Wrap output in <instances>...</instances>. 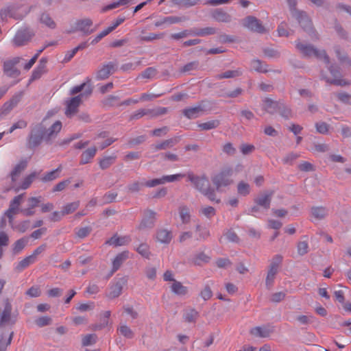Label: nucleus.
Wrapping results in <instances>:
<instances>
[{"label": "nucleus", "instance_id": "obj_1", "mask_svg": "<svg viewBox=\"0 0 351 351\" xmlns=\"http://www.w3.org/2000/svg\"><path fill=\"white\" fill-rule=\"evenodd\" d=\"M187 181L191 182L193 186L204 195H212L215 189L210 186L208 178L206 175L201 176L195 175L191 171L186 172Z\"/></svg>", "mask_w": 351, "mask_h": 351}, {"label": "nucleus", "instance_id": "obj_2", "mask_svg": "<svg viewBox=\"0 0 351 351\" xmlns=\"http://www.w3.org/2000/svg\"><path fill=\"white\" fill-rule=\"evenodd\" d=\"M287 1L289 5L291 11L292 12L293 16L296 18L302 28L307 32L313 39H318L317 36L315 34L311 21L308 19L306 14L304 12L295 10L297 4L296 0H287Z\"/></svg>", "mask_w": 351, "mask_h": 351}, {"label": "nucleus", "instance_id": "obj_3", "mask_svg": "<svg viewBox=\"0 0 351 351\" xmlns=\"http://www.w3.org/2000/svg\"><path fill=\"white\" fill-rule=\"evenodd\" d=\"M295 47L304 57H315L323 60L326 64H329L330 58L324 50H319L313 45L302 43L300 41L295 42Z\"/></svg>", "mask_w": 351, "mask_h": 351}, {"label": "nucleus", "instance_id": "obj_4", "mask_svg": "<svg viewBox=\"0 0 351 351\" xmlns=\"http://www.w3.org/2000/svg\"><path fill=\"white\" fill-rule=\"evenodd\" d=\"M45 126L43 122L34 125L27 137V145L28 148L34 149L39 146L44 141L46 142Z\"/></svg>", "mask_w": 351, "mask_h": 351}, {"label": "nucleus", "instance_id": "obj_5", "mask_svg": "<svg viewBox=\"0 0 351 351\" xmlns=\"http://www.w3.org/2000/svg\"><path fill=\"white\" fill-rule=\"evenodd\" d=\"M30 6L28 10H23L22 5L19 4H13L2 8L0 10V17L2 21H5L8 17L13 18L16 20L22 19L32 10Z\"/></svg>", "mask_w": 351, "mask_h": 351}, {"label": "nucleus", "instance_id": "obj_6", "mask_svg": "<svg viewBox=\"0 0 351 351\" xmlns=\"http://www.w3.org/2000/svg\"><path fill=\"white\" fill-rule=\"evenodd\" d=\"M232 173L231 168H226L213 177L212 182L217 191H221L223 187H227L233 183Z\"/></svg>", "mask_w": 351, "mask_h": 351}, {"label": "nucleus", "instance_id": "obj_7", "mask_svg": "<svg viewBox=\"0 0 351 351\" xmlns=\"http://www.w3.org/2000/svg\"><path fill=\"white\" fill-rule=\"evenodd\" d=\"M93 92V88L88 86V88L86 89L82 93L78 95L77 96L71 97L69 100L66 101V108L65 110V114L67 117L71 118L73 117L78 111V108L82 102V99L84 97H88L91 95Z\"/></svg>", "mask_w": 351, "mask_h": 351}, {"label": "nucleus", "instance_id": "obj_8", "mask_svg": "<svg viewBox=\"0 0 351 351\" xmlns=\"http://www.w3.org/2000/svg\"><path fill=\"white\" fill-rule=\"evenodd\" d=\"M35 36L34 30L30 27H22L16 33L12 42L15 47L26 45Z\"/></svg>", "mask_w": 351, "mask_h": 351}, {"label": "nucleus", "instance_id": "obj_9", "mask_svg": "<svg viewBox=\"0 0 351 351\" xmlns=\"http://www.w3.org/2000/svg\"><path fill=\"white\" fill-rule=\"evenodd\" d=\"M241 24L243 27L253 32L258 34L267 32V29L264 27L262 22L253 16H247L242 19Z\"/></svg>", "mask_w": 351, "mask_h": 351}, {"label": "nucleus", "instance_id": "obj_10", "mask_svg": "<svg viewBox=\"0 0 351 351\" xmlns=\"http://www.w3.org/2000/svg\"><path fill=\"white\" fill-rule=\"evenodd\" d=\"M75 28L70 30L69 33H73L75 32H81L84 35L88 36L95 32L97 27L92 28L93 21L89 18L79 19L76 21L75 23Z\"/></svg>", "mask_w": 351, "mask_h": 351}, {"label": "nucleus", "instance_id": "obj_11", "mask_svg": "<svg viewBox=\"0 0 351 351\" xmlns=\"http://www.w3.org/2000/svg\"><path fill=\"white\" fill-rule=\"evenodd\" d=\"M21 60L22 58L21 57H14L11 60L5 61L3 65L4 73L10 77H18L21 74V72L16 67V65L18 64Z\"/></svg>", "mask_w": 351, "mask_h": 351}, {"label": "nucleus", "instance_id": "obj_12", "mask_svg": "<svg viewBox=\"0 0 351 351\" xmlns=\"http://www.w3.org/2000/svg\"><path fill=\"white\" fill-rule=\"evenodd\" d=\"M156 213L152 210H146L143 213V217L137 227L138 230H147L152 229L155 226Z\"/></svg>", "mask_w": 351, "mask_h": 351}, {"label": "nucleus", "instance_id": "obj_13", "mask_svg": "<svg viewBox=\"0 0 351 351\" xmlns=\"http://www.w3.org/2000/svg\"><path fill=\"white\" fill-rule=\"evenodd\" d=\"M4 308L0 316V327L3 325L8 323L14 324L16 322V319L12 318V306L8 298L3 300Z\"/></svg>", "mask_w": 351, "mask_h": 351}, {"label": "nucleus", "instance_id": "obj_14", "mask_svg": "<svg viewBox=\"0 0 351 351\" xmlns=\"http://www.w3.org/2000/svg\"><path fill=\"white\" fill-rule=\"evenodd\" d=\"M117 64L114 62H110L104 64L97 72L96 79L103 80L107 79L116 70Z\"/></svg>", "mask_w": 351, "mask_h": 351}, {"label": "nucleus", "instance_id": "obj_15", "mask_svg": "<svg viewBox=\"0 0 351 351\" xmlns=\"http://www.w3.org/2000/svg\"><path fill=\"white\" fill-rule=\"evenodd\" d=\"M328 70L331 75H332V77H334V79L331 80L330 78L323 77V78L326 81V82L331 84H335L337 86H345L348 84L344 80L339 78L341 77V73L339 68L337 66L330 65L328 67Z\"/></svg>", "mask_w": 351, "mask_h": 351}, {"label": "nucleus", "instance_id": "obj_16", "mask_svg": "<svg viewBox=\"0 0 351 351\" xmlns=\"http://www.w3.org/2000/svg\"><path fill=\"white\" fill-rule=\"evenodd\" d=\"M188 20L186 16H169L163 17L154 23L156 27H161L165 25H170L172 24L179 23Z\"/></svg>", "mask_w": 351, "mask_h": 351}, {"label": "nucleus", "instance_id": "obj_17", "mask_svg": "<svg viewBox=\"0 0 351 351\" xmlns=\"http://www.w3.org/2000/svg\"><path fill=\"white\" fill-rule=\"evenodd\" d=\"M62 125L60 121H56L48 129L45 128L46 143H51V141L56 138L62 129Z\"/></svg>", "mask_w": 351, "mask_h": 351}, {"label": "nucleus", "instance_id": "obj_18", "mask_svg": "<svg viewBox=\"0 0 351 351\" xmlns=\"http://www.w3.org/2000/svg\"><path fill=\"white\" fill-rule=\"evenodd\" d=\"M126 282L127 279L125 277L120 278L116 283L110 287V292L108 293V297L110 299H114L119 297L121 294L123 287Z\"/></svg>", "mask_w": 351, "mask_h": 351}, {"label": "nucleus", "instance_id": "obj_19", "mask_svg": "<svg viewBox=\"0 0 351 351\" xmlns=\"http://www.w3.org/2000/svg\"><path fill=\"white\" fill-rule=\"evenodd\" d=\"M210 16L215 21L219 23H228L232 21L231 15L221 8H217L213 10L210 12Z\"/></svg>", "mask_w": 351, "mask_h": 351}, {"label": "nucleus", "instance_id": "obj_20", "mask_svg": "<svg viewBox=\"0 0 351 351\" xmlns=\"http://www.w3.org/2000/svg\"><path fill=\"white\" fill-rule=\"evenodd\" d=\"M38 21L43 25L53 29L56 27V23L50 14L46 11L42 12L38 16Z\"/></svg>", "mask_w": 351, "mask_h": 351}, {"label": "nucleus", "instance_id": "obj_21", "mask_svg": "<svg viewBox=\"0 0 351 351\" xmlns=\"http://www.w3.org/2000/svg\"><path fill=\"white\" fill-rule=\"evenodd\" d=\"M173 238L171 230L165 228H160L156 230V239L158 242L164 244H169Z\"/></svg>", "mask_w": 351, "mask_h": 351}, {"label": "nucleus", "instance_id": "obj_22", "mask_svg": "<svg viewBox=\"0 0 351 351\" xmlns=\"http://www.w3.org/2000/svg\"><path fill=\"white\" fill-rule=\"evenodd\" d=\"M204 111V107L199 105L195 107L185 108L183 110L182 113L188 119H193L201 116Z\"/></svg>", "mask_w": 351, "mask_h": 351}, {"label": "nucleus", "instance_id": "obj_23", "mask_svg": "<svg viewBox=\"0 0 351 351\" xmlns=\"http://www.w3.org/2000/svg\"><path fill=\"white\" fill-rule=\"evenodd\" d=\"M281 100L274 101L269 98H266L264 99L263 103V108L264 110L271 114H274L278 112V109L280 106Z\"/></svg>", "mask_w": 351, "mask_h": 351}, {"label": "nucleus", "instance_id": "obj_24", "mask_svg": "<svg viewBox=\"0 0 351 351\" xmlns=\"http://www.w3.org/2000/svg\"><path fill=\"white\" fill-rule=\"evenodd\" d=\"M128 254L129 253L128 251H124L117 254L112 261V269L109 275L110 276L120 268L123 263L128 258Z\"/></svg>", "mask_w": 351, "mask_h": 351}, {"label": "nucleus", "instance_id": "obj_25", "mask_svg": "<svg viewBox=\"0 0 351 351\" xmlns=\"http://www.w3.org/2000/svg\"><path fill=\"white\" fill-rule=\"evenodd\" d=\"M27 160L23 159L15 165L10 173L11 179L14 182L21 173L26 169L27 166Z\"/></svg>", "mask_w": 351, "mask_h": 351}, {"label": "nucleus", "instance_id": "obj_26", "mask_svg": "<svg viewBox=\"0 0 351 351\" xmlns=\"http://www.w3.org/2000/svg\"><path fill=\"white\" fill-rule=\"evenodd\" d=\"M130 241L131 239L129 236L118 237L117 234H114L106 243L110 245L121 246L128 244Z\"/></svg>", "mask_w": 351, "mask_h": 351}, {"label": "nucleus", "instance_id": "obj_27", "mask_svg": "<svg viewBox=\"0 0 351 351\" xmlns=\"http://www.w3.org/2000/svg\"><path fill=\"white\" fill-rule=\"evenodd\" d=\"M97 153V148L91 147L82 152L80 156V165H85L89 163L91 160L95 157Z\"/></svg>", "mask_w": 351, "mask_h": 351}, {"label": "nucleus", "instance_id": "obj_28", "mask_svg": "<svg viewBox=\"0 0 351 351\" xmlns=\"http://www.w3.org/2000/svg\"><path fill=\"white\" fill-rule=\"evenodd\" d=\"M328 213V210L325 206H313L311 209V215L317 220L324 219Z\"/></svg>", "mask_w": 351, "mask_h": 351}, {"label": "nucleus", "instance_id": "obj_29", "mask_svg": "<svg viewBox=\"0 0 351 351\" xmlns=\"http://www.w3.org/2000/svg\"><path fill=\"white\" fill-rule=\"evenodd\" d=\"M176 143V140L170 138L165 140L160 143L153 144L150 148L153 152H157L158 150H165L168 148L172 147Z\"/></svg>", "mask_w": 351, "mask_h": 351}, {"label": "nucleus", "instance_id": "obj_30", "mask_svg": "<svg viewBox=\"0 0 351 351\" xmlns=\"http://www.w3.org/2000/svg\"><path fill=\"white\" fill-rule=\"evenodd\" d=\"M250 332L251 335L255 337L265 338L270 335V334L272 332V330L265 326H256L252 328Z\"/></svg>", "mask_w": 351, "mask_h": 351}, {"label": "nucleus", "instance_id": "obj_31", "mask_svg": "<svg viewBox=\"0 0 351 351\" xmlns=\"http://www.w3.org/2000/svg\"><path fill=\"white\" fill-rule=\"evenodd\" d=\"M195 232L197 234V241H206L210 236V230L200 224L195 226Z\"/></svg>", "mask_w": 351, "mask_h": 351}, {"label": "nucleus", "instance_id": "obj_32", "mask_svg": "<svg viewBox=\"0 0 351 351\" xmlns=\"http://www.w3.org/2000/svg\"><path fill=\"white\" fill-rule=\"evenodd\" d=\"M242 75V71L240 69L236 70H228L223 73L215 75L216 80L234 78Z\"/></svg>", "mask_w": 351, "mask_h": 351}, {"label": "nucleus", "instance_id": "obj_33", "mask_svg": "<svg viewBox=\"0 0 351 351\" xmlns=\"http://www.w3.org/2000/svg\"><path fill=\"white\" fill-rule=\"evenodd\" d=\"M277 113H279V114L285 119H289L293 117V112L291 108L282 100Z\"/></svg>", "mask_w": 351, "mask_h": 351}, {"label": "nucleus", "instance_id": "obj_34", "mask_svg": "<svg viewBox=\"0 0 351 351\" xmlns=\"http://www.w3.org/2000/svg\"><path fill=\"white\" fill-rule=\"evenodd\" d=\"M171 289L172 292L178 295H185L188 293L187 287L177 280H174V282L172 283Z\"/></svg>", "mask_w": 351, "mask_h": 351}, {"label": "nucleus", "instance_id": "obj_35", "mask_svg": "<svg viewBox=\"0 0 351 351\" xmlns=\"http://www.w3.org/2000/svg\"><path fill=\"white\" fill-rule=\"evenodd\" d=\"M252 69L258 73H267L268 71V66L260 60H253L250 64Z\"/></svg>", "mask_w": 351, "mask_h": 351}, {"label": "nucleus", "instance_id": "obj_36", "mask_svg": "<svg viewBox=\"0 0 351 351\" xmlns=\"http://www.w3.org/2000/svg\"><path fill=\"white\" fill-rule=\"evenodd\" d=\"M282 259L283 257L281 255H275L271 261L268 271L277 274L278 272V268L282 262Z\"/></svg>", "mask_w": 351, "mask_h": 351}, {"label": "nucleus", "instance_id": "obj_37", "mask_svg": "<svg viewBox=\"0 0 351 351\" xmlns=\"http://www.w3.org/2000/svg\"><path fill=\"white\" fill-rule=\"evenodd\" d=\"M199 317V313L194 308L186 311L183 318L184 322L188 323H195Z\"/></svg>", "mask_w": 351, "mask_h": 351}, {"label": "nucleus", "instance_id": "obj_38", "mask_svg": "<svg viewBox=\"0 0 351 351\" xmlns=\"http://www.w3.org/2000/svg\"><path fill=\"white\" fill-rule=\"evenodd\" d=\"M179 214L182 222L184 224H187L191 221V212L190 209L186 206H181L179 207Z\"/></svg>", "mask_w": 351, "mask_h": 351}, {"label": "nucleus", "instance_id": "obj_39", "mask_svg": "<svg viewBox=\"0 0 351 351\" xmlns=\"http://www.w3.org/2000/svg\"><path fill=\"white\" fill-rule=\"evenodd\" d=\"M14 337V332L12 331L7 339H5L3 333L0 334V351H7V348L12 343Z\"/></svg>", "mask_w": 351, "mask_h": 351}, {"label": "nucleus", "instance_id": "obj_40", "mask_svg": "<svg viewBox=\"0 0 351 351\" xmlns=\"http://www.w3.org/2000/svg\"><path fill=\"white\" fill-rule=\"evenodd\" d=\"M117 156L115 155L104 156L99 162L100 168L101 169H106L109 168L112 164L115 162Z\"/></svg>", "mask_w": 351, "mask_h": 351}, {"label": "nucleus", "instance_id": "obj_41", "mask_svg": "<svg viewBox=\"0 0 351 351\" xmlns=\"http://www.w3.org/2000/svg\"><path fill=\"white\" fill-rule=\"evenodd\" d=\"M28 243V238L27 237H23L19 240H17L14 243L13 246V253L14 254H16L21 252L24 247L26 246V245Z\"/></svg>", "mask_w": 351, "mask_h": 351}, {"label": "nucleus", "instance_id": "obj_42", "mask_svg": "<svg viewBox=\"0 0 351 351\" xmlns=\"http://www.w3.org/2000/svg\"><path fill=\"white\" fill-rule=\"evenodd\" d=\"M210 258L204 252H200L195 255L193 263L195 265H202L203 263L209 262Z\"/></svg>", "mask_w": 351, "mask_h": 351}, {"label": "nucleus", "instance_id": "obj_43", "mask_svg": "<svg viewBox=\"0 0 351 351\" xmlns=\"http://www.w3.org/2000/svg\"><path fill=\"white\" fill-rule=\"evenodd\" d=\"M24 199H13L10 202L9 208L6 210L7 213L16 215L19 211V206L23 202Z\"/></svg>", "mask_w": 351, "mask_h": 351}, {"label": "nucleus", "instance_id": "obj_44", "mask_svg": "<svg viewBox=\"0 0 351 351\" xmlns=\"http://www.w3.org/2000/svg\"><path fill=\"white\" fill-rule=\"evenodd\" d=\"M152 112L153 110L150 109H139L130 115V120H137L145 115L151 116V114H152Z\"/></svg>", "mask_w": 351, "mask_h": 351}, {"label": "nucleus", "instance_id": "obj_45", "mask_svg": "<svg viewBox=\"0 0 351 351\" xmlns=\"http://www.w3.org/2000/svg\"><path fill=\"white\" fill-rule=\"evenodd\" d=\"M39 199H29V208L25 209H21V212L23 213L26 216H31L34 214V212L32 210V209L35 207H36L39 204Z\"/></svg>", "mask_w": 351, "mask_h": 351}, {"label": "nucleus", "instance_id": "obj_46", "mask_svg": "<svg viewBox=\"0 0 351 351\" xmlns=\"http://www.w3.org/2000/svg\"><path fill=\"white\" fill-rule=\"evenodd\" d=\"M220 124L219 120L214 119L211 121H208L205 123H202L198 125V127L202 130H209L212 129L217 128Z\"/></svg>", "mask_w": 351, "mask_h": 351}, {"label": "nucleus", "instance_id": "obj_47", "mask_svg": "<svg viewBox=\"0 0 351 351\" xmlns=\"http://www.w3.org/2000/svg\"><path fill=\"white\" fill-rule=\"evenodd\" d=\"M35 261H36L31 255L28 256L19 263L18 265L16 266V269L19 271H22L27 267L29 265L34 263Z\"/></svg>", "mask_w": 351, "mask_h": 351}, {"label": "nucleus", "instance_id": "obj_48", "mask_svg": "<svg viewBox=\"0 0 351 351\" xmlns=\"http://www.w3.org/2000/svg\"><path fill=\"white\" fill-rule=\"evenodd\" d=\"M61 168L58 167L53 171L47 172L42 178L43 182H49L54 180L59 176V172L60 171Z\"/></svg>", "mask_w": 351, "mask_h": 351}, {"label": "nucleus", "instance_id": "obj_49", "mask_svg": "<svg viewBox=\"0 0 351 351\" xmlns=\"http://www.w3.org/2000/svg\"><path fill=\"white\" fill-rule=\"evenodd\" d=\"M186 177V173H177L174 175L164 176L162 177L163 184L165 182H173Z\"/></svg>", "mask_w": 351, "mask_h": 351}, {"label": "nucleus", "instance_id": "obj_50", "mask_svg": "<svg viewBox=\"0 0 351 351\" xmlns=\"http://www.w3.org/2000/svg\"><path fill=\"white\" fill-rule=\"evenodd\" d=\"M237 191L240 195L246 196L250 193V186L247 183L241 181L238 184Z\"/></svg>", "mask_w": 351, "mask_h": 351}, {"label": "nucleus", "instance_id": "obj_51", "mask_svg": "<svg viewBox=\"0 0 351 351\" xmlns=\"http://www.w3.org/2000/svg\"><path fill=\"white\" fill-rule=\"evenodd\" d=\"M145 186L143 184V179L140 181H135L128 185V190L130 192L134 193L141 191Z\"/></svg>", "mask_w": 351, "mask_h": 351}, {"label": "nucleus", "instance_id": "obj_52", "mask_svg": "<svg viewBox=\"0 0 351 351\" xmlns=\"http://www.w3.org/2000/svg\"><path fill=\"white\" fill-rule=\"evenodd\" d=\"M121 335L128 339H132L134 337V332L126 325H122L118 328Z\"/></svg>", "mask_w": 351, "mask_h": 351}, {"label": "nucleus", "instance_id": "obj_53", "mask_svg": "<svg viewBox=\"0 0 351 351\" xmlns=\"http://www.w3.org/2000/svg\"><path fill=\"white\" fill-rule=\"evenodd\" d=\"M36 177V173L34 172L26 176L20 186V188L22 189H26L29 187L31 184L33 182L34 180Z\"/></svg>", "mask_w": 351, "mask_h": 351}, {"label": "nucleus", "instance_id": "obj_54", "mask_svg": "<svg viewBox=\"0 0 351 351\" xmlns=\"http://www.w3.org/2000/svg\"><path fill=\"white\" fill-rule=\"evenodd\" d=\"M199 0H173V3L180 7L189 8L195 5Z\"/></svg>", "mask_w": 351, "mask_h": 351}, {"label": "nucleus", "instance_id": "obj_55", "mask_svg": "<svg viewBox=\"0 0 351 351\" xmlns=\"http://www.w3.org/2000/svg\"><path fill=\"white\" fill-rule=\"evenodd\" d=\"M97 337L95 334H89L85 335L82 340V344L83 346H87L93 345L96 343Z\"/></svg>", "mask_w": 351, "mask_h": 351}, {"label": "nucleus", "instance_id": "obj_56", "mask_svg": "<svg viewBox=\"0 0 351 351\" xmlns=\"http://www.w3.org/2000/svg\"><path fill=\"white\" fill-rule=\"evenodd\" d=\"M156 74L157 71L154 67H148L140 74V77L145 79H152L154 78Z\"/></svg>", "mask_w": 351, "mask_h": 351}, {"label": "nucleus", "instance_id": "obj_57", "mask_svg": "<svg viewBox=\"0 0 351 351\" xmlns=\"http://www.w3.org/2000/svg\"><path fill=\"white\" fill-rule=\"evenodd\" d=\"M136 251L142 256H143L146 258H149V256H150L149 247L147 243H141V245H139V246L136 248Z\"/></svg>", "mask_w": 351, "mask_h": 351}, {"label": "nucleus", "instance_id": "obj_58", "mask_svg": "<svg viewBox=\"0 0 351 351\" xmlns=\"http://www.w3.org/2000/svg\"><path fill=\"white\" fill-rule=\"evenodd\" d=\"M199 296L205 301L211 298L213 291L208 285H205L204 288L200 291Z\"/></svg>", "mask_w": 351, "mask_h": 351}, {"label": "nucleus", "instance_id": "obj_59", "mask_svg": "<svg viewBox=\"0 0 351 351\" xmlns=\"http://www.w3.org/2000/svg\"><path fill=\"white\" fill-rule=\"evenodd\" d=\"M52 319L50 317L48 316H43L40 317L35 320L36 324L38 327H44L46 326H49L51 324Z\"/></svg>", "mask_w": 351, "mask_h": 351}, {"label": "nucleus", "instance_id": "obj_60", "mask_svg": "<svg viewBox=\"0 0 351 351\" xmlns=\"http://www.w3.org/2000/svg\"><path fill=\"white\" fill-rule=\"evenodd\" d=\"M300 157V154L295 152H290L287 154L282 159L284 164L291 165L293 162Z\"/></svg>", "mask_w": 351, "mask_h": 351}, {"label": "nucleus", "instance_id": "obj_61", "mask_svg": "<svg viewBox=\"0 0 351 351\" xmlns=\"http://www.w3.org/2000/svg\"><path fill=\"white\" fill-rule=\"evenodd\" d=\"M79 206L78 202H74L66 205L62 210L63 215H69L74 212Z\"/></svg>", "mask_w": 351, "mask_h": 351}, {"label": "nucleus", "instance_id": "obj_62", "mask_svg": "<svg viewBox=\"0 0 351 351\" xmlns=\"http://www.w3.org/2000/svg\"><path fill=\"white\" fill-rule=\"evenodd\" d=\"M298 253L300 256H304L308 252V244L306 241H300L298 243Z\"/></svg>", "mask_w": 351, "mask_h": 351}, {"label": "nucleus", "instance_id": "obj_63", "mask_svg": "<svg viewBox=\"0 0 351 351\" xmlns=\"http://www.w3.org/2000/svg\"><path fill=\"white\" fill-rule=\"evenodd\" d=\"M315 128L318 133L326 134L328 132L329 125L325 122H317L315 123Z\"/></svg>", "mask_w": 351, "mask_h": 351}, {"label": "nucleus", "instance_id": "obj_64", "mask_svg": "<svg viewBox=\"0 0 351 351\" xmlns=\"http://www.w3.org/2000/svg\"><path fill=\"white\" fill-rule=\"evenodd\" d=\"M199 62L197 61L191 62L185 64L182 69L181 71L183 73L190 72L196 70L198 68Z\"/></svg>", "mask_w": 351, "mask_h": 351}]
</instances>
